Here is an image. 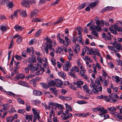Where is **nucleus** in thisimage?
Returning a JSON list of instances; mask_svg holds the SVG:
<instances>
[{
	"label": "nucleus",
	"instance_id": "obj_51",
	"mask_svg": "<svg viewBox=\"0 0 122 122\" xmlns=\"http://www.w3.org/2000/svg\"><path fill=\"white\" fill-rule=\"evenodd\" d=\"M18 84L20 85L24 86H25L27 84L26 82L22 81H19L18 82Z\"/></svg>",
	"mask_w": 122,
	"mask_h": 122
},
{
	"label": "nucleus",
	"instance_id": "obj_8",
	"mask_svg": "<svg viewBox=\"0 0 122 122\" xmlns=\"http://www.w3.org/2000/svg\"><path fill=\"white\" fill-rule=\"evenodd\" d=\"M21 4L23 6L28 8L30 6L29 0H23Z\"/></svg>",
	"mask_w": 122,
	"mask_h": 122
},
{
	"label": "nucleus",
	"instance_id": "obj_14",
	"mask_svg": "<svg viewBox=\"0 0 122 122\" xmlns=\"http://www.w3.org/2000/svg\"><path fill=\"white\" fill-rule=\"evenodd\" d=\"M84 82L81 80H78L77 81V87L80 89L81 88V85L83 84Z\"/></svg>",
	"mask_w": 122,
	"mask_h": 122
},
{
	"label": "nucleus",
	"instance_id": "obj_15",
	"mask_svg": "<svg viewBox=\"0 0 122 122\" xmlns=\"http://www.w3.org/2000/svg\"><path fill=\"white\" fill-rule=\"evenodd\" d=\"M25 77L24 74L22 73L19 74L15 77V78L18 80L20 79H23Z\"/></svg>",
	"mask_w": 122,
	"mask_h": 122
},
{
	"label": "nucleus",
	"instance_id": "obj_57",
	"mask_svg": "<svg viewBox=\"0 0 122 122\" xmlns=\"http://www.w3.org/2000/svg\"><path fill=\"white\" fill-rule=\"evenodd\" d=\"M9 2V0H3L1 2V4L2 5L6 4Z\"/></svg>",
	"mask_w": 122,
	"mask_h": 122
},
{
	"label": "nucleus",
	"instance_id": "obj_60",
	"mask_svg": "<svg viewBox=\"0 0 122 122\" xmlns=\"http://www.w3.org/2000/svg\"><path fill=\"white\" fill-rule=\"evenodd\" d=\"M22 71L24 72H26V73H28L29 71V69L28 67L25 68H23L22 69Z\"/></svg>",
	"mask_w": 122,
	"mask_h": 122
},
{
	"label": "nucleus",
	"instance_id": "obj_62",
	"mask_svg": "<svg viewBox=\"0 0 122 122\" xmlns=\"http://www.w3.org/2000/svg\"><path fill=\"white\" fill-rule=\"evenodd\" d=\"M40 75H41L43 72L45 71L44 68V67H41L39 70Z\"/></svg>",
	"mask_w": 122,
	"mask_h": 122
},
{
	"label": "nucleus",
	"instance_id": "obj_36",
	"mask_svg": "<svg viewBox=\"0 0 122 122\" xmlns=\"http://www.w3.org/2000/svg\"><path fill=\"white\" fill-rule=\"evenodd\" d=\"M17 102L19 104H24V101L20 98H17Z\"/></svg>",
	"mask_w": 122,
	"mask_h": 122
},
{
	"label": "nucleus",
	"instance_id": "obj_22",
	"mask_svg": "<svg viewBox=\"0 0 122 122\" xmlns=\"http://www.w3.org/2000/svg\"><path fill=\"white\" fill-rule=\"evenodd\" d=\"M88 49L89 48L88 47H87L86 46H84V48H83L82 49V52L81 53V56H84L86 51H88Z\"/></svg>",
	"mask_w": 122,
	"mask_h": 122
},
{
	"label": "nucleus",
	"instance_id": "obj_7",
	"mask_svg": "<svg viewBox=\"0 0 122 122\" xmlns=\"http://www.w3.org/2000/svg\"><path fill=\"white\" fill-rule=\"evenodd\" d=\"M38 13V10L37 9H34L31 11L30 16L32 18L36 16Z\"/></svg>",
	"mask_w": 122,
	"mask_h": 122
},
{
	"label": "nucleus",
	"instance_id": "obj_16",
	"mask_svg": "<svg viewBox=\"0 0 122 122\" xmlns=\"http://www.w3.org/2000/svg\"><path fill=\"white\" fill-rule=\"evenodd\" d=\"M33 94L36 96H39L42 94V92L40 91L35 90L33 91Z\"/></svg>",
	"mask_w": 122,
	"mask_h": 122
},
{
	"label": "nucleus",
	"instance_id": "obj_6",
	"mask_svg": "<svg viewBox=\"0 0 122 122\" xmlns=\"http://www.w3.org/2000/svg\"><path fill=\"white\" fill-rule=\"evenodd\" d=\"M65 39L66 41L63 40L64 42L63 43H62L63 45L66 47L69 44L71 43L70 40L66 36L65 37Z\"/></svg>",
	"mask_w": 122,
	"mask_h": 122
},
{
	"label": "nucleus",
	"instance_id": "obj_43",
	"mask_svg": "<svg viewBox=\"0 0 122 122\" xmlns=\"http://www.w3.org/2000/svg\"><path fill=\"white\" fill-rule=\"evenodd\" d=\"M58 74L59 76L63 78H64L66 76L65 73L62 71L58 72Z\"/></svg>",
	"mask_w": 122,
	"mask_h": 122
},
{
	"label": "nucleus",
	"instance_id": "obj_19",
	"mask_svg": "<svg viewBox=\"0 0 122 122\" xmlns=\"http://www.w3.org/2000/svg\"><path fill=\"white\" fill-rule=\"evenodd\" d=\"M77 30L78 32V35L82 36L81 33L82 31V29L81 27L79 26L77 27Z\"/></svg>",
	"mask_w": 122,
	"mask_h": 122
},
{
	"label": "nucleus",
	"instance_id": "obj_25",
	"mask_svg": "<svg viewBox=\"0 0 122 122\" xmlns=\"http://www.w3.org/2000/svg\"><path fill=\"white\" fill-rule=\"evenodd\" d=\"M63 20V17H61L59 20L57 21L54 22L52 24V26H54L56 24H58L60 23Z\"/></svg>",
	"mask_w": 122,
	"mask_h": 122
},
{
	"label": "nucleus",
	"instance_id": "obj_26",
	"mask_svg": "<svg viewBox=\"0 0 122 122\" xmlns=\"http://www.w3.org/2000/svg\"><path fill=\"white\" fill-rule=\"evenodd\" d=\"M14 28L16 31H18L20 30H23L24 28H22L20 26H19L18 25H16L14 27Z\"/></svg>",
	"mask_w": 122,
	"mask_h": 122
},
{
	"label": "nucleus",
	"instance_id": "obj_50",
	"mask_svg": "<svg viewBox=\"0 0 122 122\" xmlns=\"http://www.w3.org/2000/svg\"><path fill=\"white\" fill-rule=\"evenodd\" d=\"M60 34L59 33L57 35V37L60 40L59 42V43H63V42H64V41L63 40V39L60 38Z\"/></svg>",
	"mask_w": 122,
	"mask_h": 122
},
{
	"label": "nucleus",
	"instance_id": "obj_12",
	"mask_svg": "<svg viewBox=\"0 0 122 122\" xmlns=\"http://www.w3.org/2000/svg\"><path fill=\"white\" fill-rule=\"evenodd\" d=\"M82 87L83 90L86 92L90 94L92 93V91L89 90L88 86L87 85H84L82 86Z\"/></svg>",
	"mask_w": 122,
	"mask_h": 122
},
{
	"label": "nucleus",
	"instance_id": "obj_10",
	"mask_svg": "<svg viewBox=\"0 0 122 122\" xmlns=\"http://www.w3.org/2000/svg\"><path fill=\"white\" fill-rule=\"evenodd\" d=\"M27 66L28 69H29L32 72H34L37 69V68L34 66L32 64H28V65Z\"/></svg>",
	"mask_w": 122,
	"mask_h": 122
},
{
	"label": "nucleus",
	"instance_id": "obj_5",
	"mask_svg": "<svg viewBox=\"0 0 122 122\" xmlns=\"http://www.w3.org/2000/svg\"><path fill=\"white\" fill-rule=\"evenodd\" d=\"M76 72V66H75L72 67L70 70V75L71 76L76 78V76L75 73Z\"/></svg>",
	"mask_w": 122,
	"mask_h": 122
},
{
	"label": "nucleus",
	"instance_id": "obj_49",
	"mask_svg": "<svg viewBox=\"0 0 122 122\" xmlns=\"http://www.w3.org/2000/svg\"><path fill=\"white\" fill-rule=\"evenodd\" d=\"M56 53H59L61 54H63V51L62 49L60 48H58V50L56 51Z\"/></svg>",
	"mask_w": 122,
	"mask_h": 122
},
{
	"label": "nucleus",
	"instance_id": "obj_55",
	"mask_svg": "<svg viewBox=\"0 0 122 122\" xmlns=\"http://www.w3.org/2000/svg\"><path fill=\"white\" fill-rule=\"evenodd\" d=\"M86 6V3H85L82 4L78 8V9H81L85 7Z\"/></svg>",
	"mask_w": 122,
	"mask_h": 122
},
{
	"label": "nucleus",
	"instance_id": "obj_30",
	"mask_svg": "<svg viewBox=\"0 0 122 122\" xmlns=\"http://www.w3.org/2000/svg\"><path fill=\"white\" fill-rule=\"evenodd\" d=\"M43 19H39L37 18H36L32 19V21L34 22H42L43 21Z\"/></svg>",
	"mask_w": 122,
	"mask_h": 122
},
{
	"label": "nucleus",
	"instance_id": "obj_2",
	"mask_svg": "<svg viewBox=\"0 0 122 122\" xmlns=\"http://www.w3.org/2000/svg\"><path fill=\"white\" fill-rule=\"evenodd\" d=\"M92 88H93L92 89V92L96 94H98L99 92H101L102 90V88L101 86H99L97 85H95Z\"/></svg>",
	"mask_w": 122,
	"mask_h": 122
},
{
	"label": "nucleus",
	"instance_id": "obj_32",
	"mask_svg": "<svg viewBox=\"0 0 122 122\" xmlns=\"http://www.w3.org/2000/svg\"><path fill=\"white\" fill-rule=\"evenodd\" d=\"M109 81L108 79L105 80L104 81V82L102 83L104 86H108V83L109 82Z\"/></svg>",
	"mask_w": 122,
	"mask_h": 122
},
{
	"label": "nucleus",
	"instance_id": "obj_56",
	"mask_svg": "<svg viewBox=\"0 0 122 122\" xmlns=\"http://www.w3.org/2000/svg\"><path fill=\"white\" fill-rule=\"evenodd\" d=\"M51 62L53 66H55L56 65V60L53 58H51Z\"/></svg>",
	"mask_w": 122,
	"mask_h": 122
},
{
	"label": "nucleus",
	"instance_id": "obj_35",
	"mask_svg": "<svg viewBox=\"0 0 122 122\" xmlns=\"http://www.w3.org/2000/svg\"><path fill=\"white\" fill-rule=\"evenodd\" d=\"M29 82L30 84H33L34 87H35L36 86V80L35 79L30 80L29 81Z\"/></svg>",
	"mask_w": 122,
	"mask_h": 122
},
{
	"label": "nucleus",
	"instance_id": "obj_21",
	"mask_svg": "<svg viewBox=\"0 0 122 122\" xmlns=\"http://www.w3.org/2000/svg\"><path fill=\"white\" fill-rule=\"evenodd\" d=\"M40 84L41 85L43 88L47 89L48 88L49 86L46 83L44 82L40 83Z\"/></svg>",
	"mask_w": 122,
	"mask_h": 122
},
{
	"label": "nucleus",
	"instance_id": "obj_24",
	"mask_svg": "<svg viewBox=\"0 0 122 122\" xmlns=\"http://www.w3.org/2000/svg\"><path fill=\"white\" fill-rule=\"evenodd\" d=\"M99 111L100 112L102 113H105L107 112V110L102 107H100Z\"/></svg>",
	"mask_w": 122,
	"mask_h": 122
},
{
	"label": "nucleus",
	"instance_id": "obj_63",
	"mask_svg": "<svg viewBox=\"0 0 122 122\" xmlns=\"http://www.w3.org/2000/svg\"><path fill=\"white\" fill-rule=\"evenodd\" d=\"M102 36L106 40H107V36L106 34L105 33L103 32L102 34Z\"/></svg>",
	"mask_w": 122,
	"mask_h": 122
},
{
	"label": "nucleus",
	"instance_id": "obj_34",
	"mask_svg": "<svg viewBox=\"0 0 122 122\" xmlns=\"http://www.w3.org/2000/svg\"><path fill=\"white\" fill-rule=\"evenodd\" d=\"M94 51L92 49H90L89 48V49L88 50L87 54V55H93L94 54Z\"/></svg>",
	"mask_w": 122,
	"mask_h": 122
},
{
	"label": "nucleus",
	"instance_id": "obj_4",
	"mask_svg": "<svg viewBox=\"0 0 122 122\" xmlns=\"http://www.w3.org/2000/svg\"><path fill=\"white\" fill-rule=\"evenodd\" d=\"M50 51H52L55 52V50L52 48V46L51 44H49L48 45H46L45 48L44 50L45 51L46 53V54H48L49 53L48 49Z\"/></svg>",
	"mask_w": 122,
	"mask_h": 122
},
{
	"label": "nucleus",
	"instance_id": "obj_3",
	"mask_svg": "<svg viewBox=\"0 0 122 122\" xmlns=\"http://www.w3.org/2000/svg\"><path fill=\"white\" fill-rule=\"evenodd\" d=\"M71 66V63L69 61H66L65 62V63L63 66V69L64 71H68Z\"/></svg>",
	"mask_w": 122,
	"mask_h": 122
},
{
	"label": "nucleus",
	"instance_id": "obj_37",
	"mask_svg": "<svg viewBox=\"0 0 122 122\" xmlns=\"http://www.w3.org/2000/svg\"><path fill=\"white\" fill-rule=\"evenodd\" d=\"M107 97V96H103V95H102L99 96H98L97 97V98L99 99H106Z\"/></svg>",
	"mask_w": 122,
	"mask_h": 122
},
{
	"label": "nucleus",
	"instance_id": "obj_61",
	"mask_svg": "<svg viewBox=\"0 0 122 122\" xmlns=\"http://www.w3.org/2000/svg\"><path fill=\"white\" fill-rule=\"evenodd\" d=\"M77 103L81 104L87 103L86 102L84 101H79L77 102Z\"/></svg>",
	"mask_w": 122,
	"mask_h": 122
},
{
	"label": "nucleus",
	"instance_id": "obj_42",
	"mask_svg": "<svg viewBox=\"0 0 122 122\" xmlns=\"http://www.w3.org/2000/svg\"><path fill=\"white\" fill-rule=\"evenodd\" d=\"M107 109L110 112H113L116 111V109L113 107H108Z\"/></svg>",
	"mask_w": 122,
	"mask_h": 122
},
{
	"label": "nucleus",
	"instance_id": "obj_27",
	"mask_svg": "<svg viewBox=\"0 0 122 122\" xmlns=\"http://www.w3.org/2000/svg\"><path fill=\"white\" fill-rule=\"evenodd\" d=\"M33 48L32 47H31L30 48H27V52L29 55H30L31 54V51H32V53L33 54L34 53V51H33Z\"/></svg>",
	"mask_w": 122,
	"mask_h": 122
},
{
	"label": "nucleus",
	"instance_id": "obj_41",
	"mask_svg": "<svg viewBox=\"0 0 122 122\" xmlns=\"http://www.w3.org/2000/svg\"><path fill=\"white\" fill-rule=\"evenodd\" d=\"M65 105L66 107V109L68 110L69 111H72V109L71 107L70 106L68 105L67 103H66Z\"/></svg>",
	"mask_w": 122,
	"mask_h": 122
},
{
	"label": "nucleus",
	"instance_id": "obj_54",
	"mask_svg": "<svg viewBox=\"0 0 122 122\" xmlns=\"http://www.w3.org/2000/svg\"><path fill=\"white\" fill-rule=\"evenodd\" d=\"M102 72L103 73L102 74L103 76V79H106V77L107 76V74L104 70L102 71Z\"/></svg>",
	"mask_w": 122,
	"mask_h": 122
},
{
	"label": "nucleus",
	"instance_id": "obj_29",
	"mask_svg": "<svg viewBox=\"0 0 122 122\" xmlns=\"http://www.w3.org/2000/svg\"><path fill=\"white\" fill-rule=\"evenodd\" d=\"M32 112L34 115H36L37 116H39V111L38 110H36L34 108H33L32 109Z\"/></svg>",
	"mask_w": 122,
	"mask_h": 122
},
{
	"label": "nucleus",
	"instance_id": "obj_47",
	"mask_svg": "<svg viewBox=\"0 0 122 122\" xmlns=\"http://www.w3.org/2000/svg\"><path fill=\"white\" fill-rule=\"evenodd\" d=\"M3 106L4 107L3 108L5 111H6V110L9 107L10 105L9 104H4L3 105Z\"/></svg>",
	"mask_w": 122,
	"mask_h": 122
},
{
	"label": "nucleus",
	"instance_id": "obj_46",
	"mask_svg": "<svg viewBox=\"0 0 122 122\" xmlns=\"http://www.w3.org/2000/svg\"><path fill=\"white\" fill-rule=\"evenodd\" d=\"M42 32V31L41 30H39L36 33V34L35 36V37H37L39 36L40 35L41 33Z\"/></svg>",
	"mask_w": 122,
	"mask_h": 122
},
{
	"label": "nucleus",
	"instance_id": "obj_1",
	"mask_svg": "<svg viewBox=\"0 0 122 122\" xmlns=\"http://www.w3.org/2000/svg\"><path fill=\"white\" fill-rule=\"evenodd\" d=\"M108 99H106L105 101L107 102H110L115 103L117 101V100L114 98L119 99V97L115 93H112L107 97Z\"/></svg>",
	"mask_w": 122,
	"mask_h": 122
},
{
	"label": "nucleus",
	"instance_id": "obj_13",
	"mask_svg": "<svg viewBox=\"0 0 122 122\" xmlns=\"http://www.w3.org/2000/svg\"><path fill=\"white\" fill-rule=\"evenodd\" d=\"M36 57L35 56L32 57V58L29 57V58L28 63H32L36 62Z\"/></svg>",
	"mask_w": 122,
	"mask_h": 122
},
{
	"label": "nucleus",
	"instance_id": "obj_39",
	"mask_svg": "<svg viewBox=\"0 0 122 122\" xmlns=\"http://www.w3.org/2000/svg\"><path fill=\"white\" fill-rule=\"evenodd\" d=\"M33 116L32 115H26L25 119L29 121H32Z\"/></svg>",
	"mask_w": 122,
	"mask_h": 122
},
{
	"label": "nucleus",
	"instance_id": "obj_59",
	"mask_svg": "<svg viewBox=\"0 0 122 122\" xmlns=\"http://www.w3.org/2000/svg\"><path fill=\"white\" fill-rule=\"evenodd\" d=\"M95 20L97 25L100 24V21L99 18L96 17L95 18Z\"/></svg>",
	"mask_w": 122,
	"mask_h": 122
},
{
	"label": "nucleus",
	"instance_id": "obj_48",
	"mask_svg": "<svg viewBox=\"0 0 122 122\" xmlns=\"http://www.w3.org/2000/svg\"><path fill=\"white\" fill-rule=\"evenodd\" d=\"M83 59L85 61H88L90 62H91L90 61V58L89 57L87 56H84L83 57Z\"/></svg>",
	"mask_w": 122,
	"mask_h": 122
},
{
	"label": "nucleus",
	"instance_id": "obj_18",
	"mask_svg": "<svg viewBox=\"0 0 122 122\" xmlns=\"http://www.w3.org/2000/svg\"><path fill=\"white\" fill-rule=\"evenodd\" d=\"M114 48H116L117 51L120 50H122V46L121 44L120 43H117L116 45L114 46Z\"/></svg>",
	"mask_w": 122,
	"mask_h": 122
},
{
	"label": "nucleus",
	"instance_id": "obj_58",
	"mask_svg": "<svg viewBox=\"0 0 122 122\" xmlns=\"http://www.w3.org/2000/svg\"><path fill=\"white\" fill-rule=\"evenodd\" d=\"M22 40V38L20 36L19 37H18L17 38V42L18 44L20 43L21 42Z\"/></svg>",
	"mask_w": 122,
	"mask_h": 122
},
{
	"label": "nucleus",
	"instance_id": "obj_52",
	"mask_svg": "<svg viewBox=\"0 0 122 122\" xmlns=\"http://www.w3.org/2000/svg\"><path fill=\"white\" fill-rule=\"evenodd\" d=\"M91 33L93 35H94L96 37H98V33H97L96 31H92Z\"/></svg>",
	"mask_w": 122,
	"mask_h": 122
},
{
	"label": "nucleus",
	"instance_id": "obj_64",
	"mask_svg": "<svg viewBox=\"0 0 122 122\" xmlns=\"http://www.w3.org/2000/svg\"><path fill=\"white\" fill-rule=\"evenodd\" d=\"M13 4L12 2H10L7 5V6L9 8L12 7L13 5Z\"/></svg>",
	"mask_w": 122,
	"mask_h": 122
},
{
	"label": "nucleus",
	"instance_id": "obj_9",
	"mask_svg": "<svg viewBox=\"0 0 122 122\" xmlns=\"http://www.w3.org/2000/svg\"><path fill=\"white\" fill-rule=\"evenodd\" d=\"M55 85L57 87H61L62 85L63 82L60 80L57 79L55 81Z\"/></svg>",
	"mask_w": 122,
	"mask_h": 122
},
{
	"label": "nucleus",
	"instance_id": "obj_33",
	"mask_svg": "<svg viewBox=\"0 0 122 122\" xmlns=\"http://www.w3.org/2000/svg\"><path fill=\"white\" fill-rule=\"evenodd\" d=\"M99 25L100 24L97 25L96 26V29L98 32H99L102 30V28Z\"/></svg>",
	"mask_w": 122,
	"mask_h": 122
},
{
	"label": "nucleus",
	"instance_id": "obj_38",
	"mask_svg": "<svg viewBox=\"0 0 122 122\" xmlns=\"http://www.w3.org/2000/svg\"><path fill=\"white\" fill-rule=\"evenodd\" d=\"M109 29L112 33L116 35H117L118 34L116 30H115L110 27H109Z\"/></svg>",
	"mask_w": 122,
	"mask_h": 122
},
{
	"label": "nucleus",
	"instance_id": "obj_45",
	"mask_svg": "<svg viewBox=\"0 0 122 122\" xmlns=\"http://www.w3.org/2000/svg\"><path fill=\"white\" fill-rule=\"evenodd\" d=\"M6 94L9 96H10L11 97H14L15 95V94H14L12 92H6Z\"/></svg>",
	"mask_w": 122,
	"mask_h": 122
},
{
	"label": "nucleus",
	"instance_id": "obj_31",
	"mask_svg": "<svg viewBox=\"0 0 122 122\" xmlns=\"http://www.w3.org/2000/svg\"><path fill=\"white\" fill-rule=\"evenodd\" d=\"M37 59L38 61V62L37 63V65L38 66H40L39 63H42V59L40 57L38 56L37 57Z\"/></svg>",
	"mask_w": 122,
	"mask_h": 122
},
{
	"label": "nucleus",
	"instance_id": "obj_20",
	"mask_svg": "<svg viewBox=\"0 0 122 122\" xmlns=\"http://www.w3.org/2000/svg\"><path fill=\"white\" fill-rule=\"evenodd\" d=\"M99 3V1L98 0L97 1H96L94 2H92L91 3H90L89 5L91 7V8L93 7H94L96 6Z\"/></svg>",
	"mask_w": 122,
	"mask_h": 122
},
{
	"label": "nucleus",
	"instance_id": "obj_40",
	"mask_svg": "<svg viewBox=\"0 0 122 122\" xmlns=\"http://www.w3.org/2000/svg\"><path fill=\"white\" fill-rule=\"evenodd\" d=\"M82 36L79 35V36H78L77 38V40L78 42L81 43V42L82 40Z\"/></svg>",
	"mask_w": 122,
	"mask_h": 122
},
{
	"label": "nucleus",
	"instance_id": "obj_11",
	"mask_svg": "<svg viewBox=\"0 0 122 122\" xmlns=\"http://www.w3.org/2000/svg\"><path fill=\"white\" fill-rule=\"evenodd\" d=\"M47 83L50 87L52 86L55 85V81L52 80L50 79V78H48L47 79Z\"/></svg>",
	"mask_w": 122,
	"mask_h": 122
},
{
	"label": "nucleus",
	"instance_id": "obj_28",
	"mask_svg": "<svg viewBox=\"0 0 122 122\" xmlns=\"http://www.w3.org/2000/svg\"><path fill=\"white\" fill-rule=\"evenodd\" d=\"M55 106L57 107L59 110L64 109L63 107V106L61 104H59L57 103H56Z\"/></svg>",
	"mask_w": 122,
	"mask_h": 122
},
{
	"label": "nucleus",
	"instance_id": "obj_23",
	"mask_svg": "<svg viewBox=\"0 0 122 122\" xmlns=\"http://www.w3.org/2000/svg\"><path fill=\"white\" fill-rule=\"evenodd\" d=\"M20 14L21 16L22 17H26L27 16L25 10H20Z\"/></svg>",
	"mask_w": 122,
	"mask_h": 122
},
{
	"label": "nucleus",
	"instance_id": "obj_53",
	"mask_svg": "<svg viewBox=\"0 0 122 122\" xmlns=\"http://www.w3.org/2000/svg\"><path fill=\"white\" fill-rule=\"evenodd\" d=\"M94 55H97L98 56L101 57V54L98 52V50H96V51H94Z\"/></svg>",
	"mask_w": 122,
	"mask_h": 122
},
{
	"label": "nucleus",
	"instance_id": "obj_17",
	"mask_svg": "<svg viewBox=\"0 0 122 122\" xmlns=\"http://www.w3.org/2000/svg\"><path fill=\"white\" fill-rule=\"evenodd\" d=\"M19 11V10H16L15 11L13 14L11 16V18L12 19H13L15 17H17L18 16V13Z\"/></svg>",
	"mask_w": 122,
	"mask_h": 122
},
{
	"label": "nucleus",
	"instance_id": "obj_44",
	"mask_svg": "<svg viewBox=\"0 0 122 122\" xmlns=\"http://www.w3.org/2000/svg\"><path fill=\"white\" fill-rule=\"evenodd\" d=\"M40 117L39 116H37L35 115H34V117L33 119L34 122H36V120L37 119L39 121V120L40 118Z\"/></svg>",
	"mask_w": 122,
	"mask_h": 122
}]
</instances>
